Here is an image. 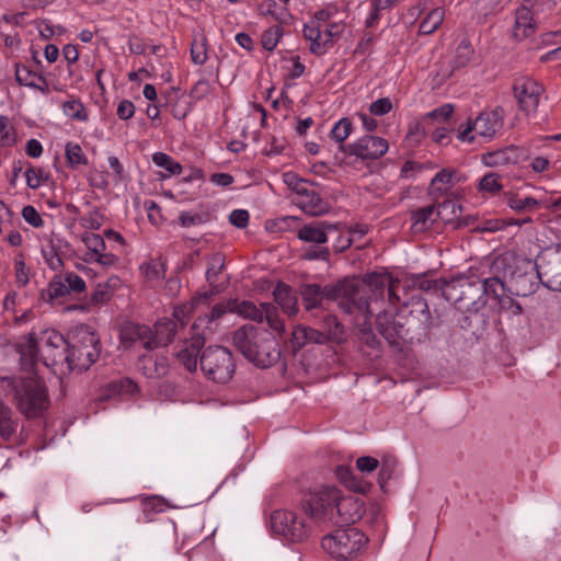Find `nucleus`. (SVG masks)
<instances>
[{"instance_id":"nucleus-1","label":"nucleus","mask_w":561,"mask_h":561,"mask_svg":"<svg viewBox=\"0 0 561 561\" xmlns=\"http://www.w3.org/2000/svg\"><path fill=\"white\" fill-rule=\"evenodd\" d=\"M300 507L313 520H330L340 527L355 524L365 512L362 499L355 495L342 496L335 486H323L309 492L301 499Z\"/></svg>"},{"instance_id":"nucleus-2","label":"nucleus","mask_w":561,"mask_h":561,"mask_svg":"<svg viewBox=\"0 0 561 561\" xmlns=\"http://www.w3.org/2000/svg\"><path fill=\"white\" fill-rule=\"evenodd\" d=\"M503 290L500 275L481 278L476 274H458L449 279L444 298L457 310L484 309L488 298L497 297Z\"/></svg>"},{"instance_id":"nucleus-3","label":"nucleus","mask_w":561,"mask_h":561,"mask_svg":"<svg viewBox=\"0 0 561 561\" xmlns=\"http://www.w3.org/2000/svg\"><path fill=\"white\" fill-rule=\"evenodd\" d=\"M233 345L242 356L259 368H268L280 358V346L267 329L244 324L233 332Z\"/></svg>"},{"instance_id":"nucleus-4","label":"nucleus","mask_w":561,"mask_h":561,"mask_svg":"<svg viewBox=\"0 0 561 561\" xmlns=\"http://www.w3.org/2000/svg\"><path fill=\"white\" fill-rule=\"evenodd\" d=\"M491 270L493 275H500L507 293L514 296H530L541 285L536 260L505 253L493 261Z\"/></svg>"},{"instance_id":"nucleus-5","label":"nucleus","mask_w":561,"mask_h":561,"mask_svg":"<svg viewBox=\"0 0 561 561\" xmlns=\"http://www.w3.org/2000/svg\"><path fill=\"white\" fill-rule=\"evenodd\" d=\"M11 387L16 408L27 419L41 417L49 408L47 387L38 376L5 377Z\"/></svg>"},{"instance_id":"nucleus-6","label":"nucleus","mask_w":561,"mask_h":561,"mask_svg":"<svg viewBox=\"0 0 561 561\" xmlns=\"http://www.w3.org/2000/svg\"><path fill=\"white\" fill-rule=\"evenodd\" d=\"M68 343L72 366L82 373L88 370L100 357L101 341L87 324L77 325L68 333Z\"/></svg>"},{"instance_id":"nucleus-7","label":"nucleus","mask_w":561,"mask_h":561,"mask_svg":"<svg viewBox=\"0 0 561 561\" xmlns=\"http://www.w3.org/2000/svg\"><path fill=\"white\" fill-rule=\"evenodd\" d=\"M367 542L368 537L358 528L340 527L322 538L321 547L333 559L347 561L357 558Z\"/></svg>"},{"instance_id":"nucleus-8","label":"nucleus","mask_w":561,"mask_h":561,"mask_svg":"<svg viewBox=\"0 0 561 561\" xmlns=\"http://www.w3.org/2000/svg\"><path fill=\"white\" fill-rule=\"evenodd\" d=\"M482 309L460 310L450 337L454 345L466 350L484 337L489 327V317Z\"/></svg>"},{"instance_id":"nucleus-9","label":"nucleus","mask_w":561,"mask_h":561,"mask_svg":"<svg viewBox=\"0 0 561 561\" xmlns=\"http://www.w3.org/2000/svg\"><path fill=\"white\" fill-rule=\"evenodd\" d=\"M199 366L204 376L217 383H227L236 371L232 353L220 345L205 347L199 357Z\"/></svg>"},{"instance_id":"nucleus-10","label":"nucleus","mask_w":561,"mask_h":561,"mask_svg":"<svg viewBox=\"0 0 561 561\" xmlns=\"http://www.w3.org/2000/svg\"><path fill=\"white\" fill-rule=\"evenodd\" d=\"M323 301L340 300V307L348 314L355 310L373 313L369 311L368 300L360 296V286L356 278H343L335 284L322 286Z\"/></svg>"},{"instance_id":"nucleus-11","label":"nucleus","mask_w":561,"mask_h":561,"mask_svg":"<svg viewBox=\"0 0 561 561\" xmlns=\"http://www.w3.org/2000/svg\"><path fill=\"white\" fill-rule=\"evenodd\" d=\"M270 526L275 535L290 542H302L311 534V527L305 519L298 518L291 511L276 510L271 514Z\"/></svg>"},{"instance_id":"nucleus-12","label":"nucleus","mask_w":561,"mask_h":561,"mask_svg":"<svg viewBox=\"0 0 561 561\" xmlns=\"http://www.w3.org/2000/svg\"><path fill=\"white\" fill-rule=\"evenodd\" d=\"M389 148L388 141L378 136L365 135L356 141L347 145H341L334 159L342 163L344 156H355L362 161L376 160L382 157Z\"/></svg>"},{"instance_id":"nucleus-13","label":"nucleus","mask_w":561,"mask_h":561,"mask_svg":"<svg viewBox=\"0 0 561 561\" xmlns=\"http://www.w3.org/2000/svg\"><path fill=\"white\" fill-rule=\"evenodd\" d=\"M541 285L561 291V244L547 248L536 259Z\"/></svg>"},{"instance_id":"nucleus-14","label":"nucleus","mask_w":561,"mask_h":561,"mask_svg":"<svg viewBox=\"0 0 561 561\" xmlns=\"http://www.w3.org/2000/svg\"><path fill=\"white\" fill-rule=\"evenodd\" d=\"M356 280L360 286V296L365 297L369 305L373 300L377 301L383 298L385 293L388 294L389 300H399V297L394 294L393 286L391 284L388 285V278L382 274L376 272L367 273L360 279L356 278Z\"/></svg>"},{"instance_id":"nucleus-15","label":"nucleus","mask_w":561,"mask_h":561,"mask_svg":"<svg viewBox=\"0 0 561 561\" xmlns=\"http://www.w3.org/2000/svg\"><path fill=\"white\" fill-rule=\"evenodd\" d=\"M344 226L342 222L312 221L300 227L297 231V237L299 240L308 243L324 244L328 242L330 233L341 231Z\"/></svg>"},{"instance_id":"nucleus-16","label":"nucleus","mask_w":561,"mask_h":561,"mask_svg":"<svg viewBox=\"0 0 561 561\" xmlns=\"http://www.w3.org/2000/svg\"><path fill=\"white\" fill-rule=\"evenodd\" d=\"M513 90L519 108L528 112L537 108L543 88L531 78H522L514 83Z\"/></svg>"},{"instance_id":"nucleus-17","label":"nucleus","mask_w":561,"mask_h":561,"mask_svg":"<svg viewBox=\"0 0 561 561\" xmlns=\"http://www.w3.org/2000/svg\"><path fill=\"white\" fill-rule=\"evenodd\" d=\"M403 317L408 332V342L411 344L415 342L423 343L430 340L432 329L440 325L439 317H436V319H423L405 314Z\"/></svg>"},{"instance_id":"nucleus-18","label":"nucleus","mask_w":561,"mask_h":561,"mask_svg":"<svg viewBox=\"0 0 561 561\" xmlns=\"http://www.w3.org/2000/svg\"><path fill=\"white\" fill-rule=\"evenodd\" d=\"M205 343L206 335L204 332H192L190 344L176 354L179 362L186 368L187 371L194 373L197 370L199 357Z\"/></svg>"},{"instance_id":"nucleus-19","label":"nucleus","mask_w":561,"mask_h":561,"mask_svg":"<svg viewBox=\"0 0 561 561\" xmlns=\"http://www.w3.org/2000/svg\"><path fill=\"white\" fill-rule=\"evenodd\" d=\"M461 181V176L453 169H442L431 180L427 188V195L433 202H437L439 197L447 195L450 188Z\"/></svg>"},{"instance_id":"nucleus-20","label":"nucleus","mask_w":561,"mask_h":561,"mask_svg":"<svg viewBox=\"0 0 561 561\" xmlns=\"http://www.w3.org/2000/svg\"><path fill=\"white\" fill-rule=\"evenodd\" d=\"M137 367L148 378H161L169 371V362L162 354H144L138 357Z\"/></svg>"},{"instance_id":"nucleus-21","label":"nucleus","mask_w":561,"mask_h":561,"mask_svg":"<svg viewBox=\"0 0 561 561\" xmlns=\"http://www.w3.org/2000/svg\"><path fill=\"white\" fill-rule=\"evenodd\" d=\"M449 280L445 278H432L431 273L412 274L408 277L409 287L419 289L434 296L444 297V290Z\"/></svg>"},{"instance_id":"nucleus-22","label":"nucleus","mask_w":561,"mask_h":561,"mask_svg":"<svg viewBox=\"0 0 561 561\" xmlns=\"http://www.w3.org/2000/svg\"><path fill=\"white\" fill-rule=\"evenodd\" d=\"M298 294V291L284 282H277L273 289L274 301L289 317L296 316L299 311Z\"/></svg>"},{"instance_id":"nucleus-23","label":"nucleus","mask_w":561,"mask_h":561,"mask_svg":"<svg viewBox=\"0 0 561 561\" xmlns=\"http://www.w3.org/2000/svg\"><path fill=\"white\" fill-rule=\"evenodd\" d=\"M70 360L69 343L56 352H47L43 355L45 366L50 367L59 376H66L76 370Z\"/></svg>"},{"instance_id":"nucleus-24","label":"nucleus","mask_w":561,"mask_h":561,"mask_svg":"<svg viewBox=\"0 0 561 561\" xmlns=\"http://www.w3.org/2000/svg\"><path fill=\"white\" fill-rule=\"evenodd\" d=\"M290 343L294 352L299 351L308 343L319 345H328L324 335L321 333L319 327L310 328L306 325H296L291 332Z\"/></svg>"},{"instance_id":"nucleus-25","label":"nucleus","mask_w":561,"mask_h":561,"mask_svg":"<svg viewBox=\"0 0 561 561\" xmlns=\"http://www.w3.org/2000/svg\"><path fill=\"white\" fill-rule=\"evenodd\" d=\"M321 333L324 335L328 345H341L346 342L347 334L345 327L335 316H324L318 324Z\"/></svg>"},{"instance_id":"nucleus-26","label":"nucleus","mask_w":561,"mask_h":561,"mask_svg":"<svg viewBox=\"0 0 561 561\" xmlns=\"http://www.w3.org/2000/svg\"><path fill=\"white\" fill-rule=\"evenodd\" d=\"M356 337L359 342V350L369 357L377 358L382 353V343L375 334L369 323L358 327Z\"/></svg>"},{"instance_id":"nucleus-27","label":"nucleus","mask_w":561,"mask_h":561,"mask_svg":"<svg viewBox=\"0 0 561 561\" xmlns=\"http://www.w3.org/2000/svg\"><path fill=\"white\" fill-rule=\"evenodd\" d=\"M472 123L477 134L486 139H491L502 127V119L497 110L481 112Z\"/></svg>"},{"instance_id":"nucleus-28","label":"nucleus","mask_w":561,"mask_h":561,"mask_svg":"<svg viewBox=\"0 0 561 561\" xmlns=\"http://www.w3.org/2000/svg\"><path fill=\"white\" fill-rule=\"evenodd\" d=\"M121 337L124 342H142L146 350H154V341L152 340V330L144 324L127 323L121 333Z\"/></svg>"},{"instance_id":"nucleus-29","label":"nucleus","mask_w":561,"mask_h":561,"mask_svg":"<svg viewBox=\"0 0 561 561\" xmlns=\"http://www.w3.org/2000/svg\"><path fill=\"white\" fill-rule=\"evenodd\" d=\"M19 421L12 409L0 399V438L13 443L16 438Z\"/></svg>"},{"instance_id":"nucleus-30","label":"nucleus","mask_w":561,"mask_h":561,"mask_svg":"<svg viewBox=\"0 0 561 561\" xmlns=\"http://www.w3.org/2000/svg\"><path fill=\"white\" fill-rule=\"evenodd\" d=\"M304 37L310 42V51L313 55L322 56L329 48L333 46V41L323 39L321 41L322 33L319 24L314 21L304 25Z\"/></svg>"},{"instance_id":"nucleus-31","label":"nucleus","mask_w":561,"mask_h":561,"mask_svg":"<svg viewBox=\"0 0 561 561\" xmlns=\"http://www.w3.org/2000/svg\"><path fill=\"white\" fill-rule=\"evenodd\" d=\"M38 337L35 332H30L25 336L24 342L16 344V352L20 354L22 364L32 370L37 362L39 350H38Z\"/></svg>"},{"instance_id":"nucleus-32","label":"nucleus","mask_w":561,"mask_h":561,"mask_svg":"<svg viewBox=\"0 0 561 561\" xmlns=\"http://www.w3.org/2000/svg\"><path fill=\"white\" fill-rule=\"evenodd\" d=\"M435 203L432 205L420 207L411 210L410 220L412 222L411 228L415 232H421L430 229L434 222L437 220L436 211H435Z\"/></svg>"},{"instance_id":"nucleus-33","label":"nucleus","mask_w":561,"mask_h":561,"mask_svg":"<svg viewBox=\"0 0 561 561\" xmlns=\"http://www.w3.org/2000/svg\"><path fill=\"white\" fill-rule=\"evenodd\" d=\"M302 305L307 311L320 309L323 306L322 286L316 283H302L298 289Z\"/></svg>"},{"instance_id":"nucleus-34","label":"nucleus","mask_w":561,"mask_h":561,"mask_svg":"<svg viewBox=\"0 0 561 561\" xmlns=\"http://www.w3.org/2000/svg\"><path fill=\"white\" fill-rule=\"evenodd\" d=\"M518 149L514 146H508L503 149L488 152L483 156V162L488 167H499L510 163L518 162Z\"/></svg>"},{"instance_id":"nucleus-35","label":"nucleus","mask_w":561,"mask_h":561,"mask_svg":"<svg viewBox=\"0 0 561 561\" xmlns=\"http://www.w3.org/2000/svg\"><path fill=\"white\" fill-rule=\"evenodd\" d=\"M400 312L405 316L420 317L423 319H436L431 314L428 304L420 295H413L408 301L403 302Z\"/></svg>"},{"instance_id":"nucleus-36","label":"nucleus","mask_w":561,"mask_h":561,"mask_svg":"<svg viewBox=\"0 0 561 561\" xmlns=\"http://www.w3.org/2000/svg\"><path fill=\"white\" fill-rule=\"evenodd\" d=\"M176 334V324L171 320L158 321L152 331V340L154 341V348L160 346H168L173 342Z\"/></svg>"},{"instance_id":"nucleus-37","label":"nucleus","mask_w":561,"mask_h":561,"mask_svg":"<svg viewBox=\"0 0 561 561\" xmlns=\"http://www.w3.org/2000/svg\"><path fill=\"white\" fill-rule=\"evenodd\" d=\"M226 312H229L228 301L226 304H217L213 307L210 313H205L198 317L191 327V332L199 331L206 334V331L211 332L209 327L213 322L221 318Z\"/></svg>"},{"instance_id":"nucleus-38","label":"nucleus","mask_w":561,"mask_h":561,"mask_svg":"<svg viewBox=\"0 0 561 561\" xmlns=\"http://www.w3.org/2000/svg\"><path fill=\"white\" fill-rule=\"evenodd\" d=\"M306 199L301 203V209L311 216H322L330 211V204L325 202L319 193L309 190L304 196Z\"/></svg>"},{"instance_id":"nucleus-39","label":"nucleus","mask_w":561,"mask_h":561,"mask_svg":"<svg viewBox=\"0 0 561 561\" xmlns=\"http://www.w3.org/2000/svg\"><path fill=\"white\" fill-rule=\"evenodd\" d=\"M228 309L229 312H236L243 318L256 321L259 323L263 321V311L252 301H239L238 299H229Z\"/></svg>"},{"instance_id":"nucleus-40","label":"nucleus","mask_w":561,"mask_h":561,"mask_svg":"<svg viewBox=\"0 0 561 561\" xmlns=\"http://www.w3.org/2000/svg\"><path fill=\"white\" fill-rule=\"evenodd\" d=\"M437 219H440L454 228L459 216L462 214V206L455 201L446 199L443 203L435 204Z\"/></svg>"},{"instance_id":"nucleus-41","label":"nucleus","mask_w":561,"mask_h":561,"mask_svg":"<svg viewBox=\"0 0 561 561\" xmlns=\"http://www.w3.org/2000/svg\"><path fill=\"white\" fill-rule=\"evenodd\" d=\"M391 324L394 327L396 332L394 334L388 333L386 341L391 347L401 350L404 343H409L403 314L401 312L397 314L391 313Z\"/></svg>"},{"instance_id":"nucleus-42","label":"nucleus","mask_w":561,"mask_h":561,"mask_svg":"<svg viewBox=\"0 0 561 561\" xmlns=\"http://www.w3.org/2000/svg\"><path fill=\"white\" fill-rule=\"evenodd\" d=\"M398 460L393 456H385L379 462L378 484L382 492H387V483L394 478Z\"/></svg>"},{"instance_id":"nucleus-43","label":"nucleus","mask_w":561,"mask_h":561,"mask_svg":"<svg viewBox=\"0 0 561 561\" xmlns=\"http://www.w3.org/2000/svg\"><path fill=\"white\" fill-rule=\"evenodd\" d=\"M45 344V353L56 352L68 343V335L64 336L60 332L54 329H46L41 332L39 337Z\"/></svg>"},{"instance_id":"nucleus-44","label":"nucleus","mask_w":561,"mask_h":561,"mask_svg":"<svg viewBox=\"0 0 561 561\" xmlns=\"http://www.w3.org/2000/svg\"><path fill=\"white\" fill-rule=\"evenodd\" d=\"M473 47L468 39H462L455 50L453 59V69H460L466 67L473 56Z\"/></svg>"},{"instance_id":"nucleus-45","label":"nucleus","mask_w":561,"mask_h":561,"mask_svg":"<svg viewBox=\"0 0 561 561\" xmlns=\"http://www.w3.org/2000/svg\"><path fill=\"white\" fill-rule=\"evenodd\" d=\"M67 294H69V291L66 282L62 280L60 275H56L50 280L48 288L42 290L41 296L44 300L51 301Z\"/></svg>"},{"instance_id":"nucleus-46","label":"nucleus","mask_w":561,"mask_h":561,"mask_svg":"<svg viewBox=\"0 0 561 561\" xmlns=\"http://www.w3.org/2000/svg\"><path fill=\"white\" fill-rule=\"evenodd\" d=\"M506 293H507V289H506V286L504 285V290L502 291V294H500L497 297H492L494 300H496V302L500 307V310L503 312H506L508 314H512V316L522 314L523 313L522 305L518 301H516L514 298H512L511 296H507Z\"/></svg>"},{"instance_id":"nucleus-47","label":"nucleus","mask_w":561,"mask_h":561,"mask_svg":"<svg viewBox=\"0 0 561 561\" xmlns=\"http://www.w3.org/2000/svg\"><path fill=\"white\" fill-rule=\"evenodd\" d=\"M152 162L164 169L170 175L180 174L182 172V165L175 161L171 156L164 152H154L152 154Z\"/></svg>"},{"instance_id":"nucleus-48","label":"nucleus","mask_w":561,"mask_h":561,"mask_svg":"<svg viewBox=\"0 0 561 561\" xmlns=\"http://www.w3.org/2000/svg\"><path fill=\"white\" fill-rule=\"evenodd\" d=\"M353 130V124L348 117H342L339 119L330 131V137L341 145H345L344 140L351 135Z\"/></svg>"},{"instance_id":"nucleus-49","label":"nucleus","mask_w":561,"mask_h":561,"mask_svg":"<svg viewBox=\"0 0 561 561\" xmlns=\"http://www.w3.org/2000/svg\"><path fill=\"white\" fill-rule=\"evenodd\" d=\"M65 157L68 164L75 169L78 165H87L88 159L78 144L68 142L65 148Z\"/></svg>"},{"instance_id":"nucleus-50","label":"nucleus","mask_w":561,"mask_h":561,"mask_svg":"<svg viewBox=\"0 0 561 561\" xmlns=\"http://www.w3.org/2000/svg\"><path fill=\"white\" fill-rule=\"evenodd\" d=\"M454 114V105L444 104L424 116V124L447 123Z\"/></svg>"},{"instance_id":"nucleus-51","label":"nucleus","mask_w":561,"mask_h":561,"mask_svg":"<svg viewBox=\"0 0 561 561\" xmlns=\"http://www.w3.org/2000/svg\"><path fill=\"white\" fill-rule=\"evenodd\" d=\"M224 267L225 255L220 252L211 254L208 261V267L206 270V280L209 285H213V283L217 280V277Z\"/></svg>"},{"instance_id":"nucleus-52","label":"nucleus","mask_w":561,"mask_h":561,"mask_svg":"<svg viewBox=\"0 0 561 561\" xmlns=\"http://www.w3.org/2000/svg\"><path fill=\"white\" fill-rule=\"evenodd\" d=\"M501 175L495 172L486 173L478 184V191L481 193L496 194L503 190V185L500 182Z\"/></svg>"},{"instance_id":"nucleus-53","label":"nucleus","mask_w":561,"mask_h":561,"mask_svg":"<svg viewBox=\"0 0 561 561\" xmlns=\"http://www.w3.org/2000/svg\"><path fill=\"white\" fill-rule=\"evenodd\" d=\"M82 241L92 253L90 256L83 259L84 262H91L93 255L100 254V252L106 249L104 239L96 233H85L82 237Z\"/></svg>"},{"instance_id":"nucleus-54","label":"nucleus","mask_w":561,"mask_h":561,"mask_svg":"<svg viewBox=\"0 0 561 561\" xmlns=\"http://www.w3.org/2000/svg\"><path fill=\"white\" fill-rule=\"evenodd\" d=\"M62 108L65 114L72 119L85 122L89 118L84 105L79 100L66 101L62 105Z\"/></svg>"},{"instance_id":"nucleus-55","label":"nucleus","mask_w":561,"mask_h":561,"mask_svg":"<svg viewBox=\"0 0 561 561\" xmlns=\"http://www.w3.org/2000/svg\"><path fill=\"white\" fill-rule=\"evenodd\" d=\"M443 22V12L438 9L431 11L420 24L421 34H432Z\"/></svg>"},{"instance_id":"nucleus-56","label":"nucleus","mask_w":561,"mask_h":561,"mask_svg":"<svg viewBox=\"0 0 561 561\" xmlns=\"http://www.w3.org/2000/svg\"><path fill=\"white\" fill-rule=\"evenodd\" d=\"M209 219V215L207 213H192V211H181L179 215V224L183 228H190L193 226H198L207 222Z\"/></svg>"},{"instance_id":"nucleus-57","label":"nucleus","mask_w":561,"mask_h":561,"mask_svg":"<svg viewBox=\"0 0 561 561\" xmlns=\"http://www.w3.org/2000/svg\"><path fill=\"white\" fill-rule=\"evenodd\" d=\"M59 244H56L54 240L50 241L49 250H42L46 264L53 271H58L64 266V261L59 254Z\"/></svg>"},{"instance_id":"nucleus-58","label":"nucleus","mask_w":561,"mask_h":561,"mask_svg":"<svg viewBox=\"0 0 561 561\" xmlns=\"http://www.w3.org/2000/svg\"><path fill=\"white\" fill-rule=\"evenodd\" d=\"M284 183L295 193L298 195L305 196L309 188L306 187V184L309 183V181L298 176L294 172H285L283 174Z\"/></svg>"},{"instance_id":"nucleus-59","label":"nucleus","mask_w":561,"mask_h":561,"mask_svg":"<svg viewBox=\"0 0 561 561\" xmlns=\"http://www.w3.org/2000/svg\"><path fill=\"white\" fill-rule=\"evenodd\" d=\"M15 142V133L9 117L0 115V147H10Z\"/></svg>"},{"instance_id":"nucleus-60","label":"nucleus","mask_w":561,"mask_h":561,"mask_svg":"<svg viewBox=\"0 0 561 561\" xmlns=\"http://www.w3.org/2000/svg\"><path fill=\"white\" fill-rule=\"evenodd\" d=\"M283 35V28L279 25H274L267 28L262 35V46L264 49L272 51L278 44L279 38Z\"/></svg>"},{"instance_id":"nucleus-61","label":"nucleus","mask_w":561,"mask_h":561,"mask_svg":"<svg viewBox=\"0 0 561 561\" xmlns=\"http://www.w3.org/2000/svg\"><path fill=\"white\" fill-rule=\"evenodd\" d=\"M376 329L379 334L386 340L388 333L394 334V327L391 324V312L386 310L379 311L376 316Z\"/></svg>"},{"instance_id":"nucleus-62","label":"nucleus","mask_w":561,"mask_h":561,"mask_svg":"<svg viewBox=\"0 0 561 561\" xmlns=\"http://www.w3.org/2000/svg\"><path fill=\"white\" fill-rule=\"evenodd\" d=\"M538 201L534 197L519 198L511 194L507 197V205L515 211L522 213L538 206Z\"/></svg>"},{"instance_id":"nucleus-63","label":"nucleus","mask_w":561,"mask_h":561,"mask_svg":"<svg viewBox=\"0 0 561 561\" xmlns=\"http://www.w3.org/2000/svg\"><path fill=\"white\" fill-rule=\"evenodd\" d=\"M191 58L195 65H203L207 60L206 38L199 43L196 39L191 44Z\"/></svg>"},{"instance_id":"nucleus-64","label":"nucleus","mask_w":561,"mask_h":561,"mask_svg":"<svg viewBox=\"0 0 561 561\" xmlns=\"http://www.w3.org/2000/svg\"><path fill=\"white\" fill-rule=\"evenodd\" d=\"M23 219L34 228H41L44 226V220L41 217L39 213L32 205H26L22 209Z\"/></svg>"}]
</instances>
